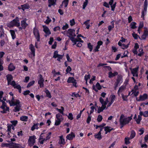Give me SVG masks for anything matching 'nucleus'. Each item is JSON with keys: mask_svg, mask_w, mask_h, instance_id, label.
I'll list each match as a JSON object with an SVG mask.
<instances>
[{"mask_svg": "<svg viewBox=\"0 0 148 148\" xmlns=\"http://www.w3.org/2000/svg\"><path fill=\"white\" fill-rule=\"evenodd\" d=\"M39 123H34L31 128V130L34 131L35 129L38 130L39 128L38 126Z\"/></svg>", "mask_w": 148, "mask_h": 148, "instance_id": "obj_22", "label": "nucleus"}, {"mask_svg": "<svg viewBox=\"0 0 148 148\" xmlns=\"http://www.w3.org/2000/svg\"><path fill=\"white\" fill-rule=\"evenodd\" d=\"M90 20H87L84 23V24L86 26V28L89 29L90 27V25L89 24Z\"/></svg>", "mask_w": 148, "mask_h": 148, "instance_id": "obj_25", "label": "nucleus"}, {"mask_svg": "<svg viewBox=\"0 0 148 148\" xmlns=\"http://www.w3.org/2000/svg\"><path fill=\"white\" fill-rule=\"evenodd\" d=\"M61 109H58V108H56V110L59 112L61 114H62L64 116H67V115L66 114H65L63 112L64 110V107L62 106L61 107Z\"/></svg>", "mask_w": 148, "mask_h": 148, "instance_id": "obj_18", "label": "nucleus"}, {"mask_svg": "<svg viewBox=\"0 0 148 148\" xmlns=\"http://www.w3.org/2000/svg\"><path fill=\"white\" fill-rule=\"evenodd\" d=\"M42 27L43 28V31L45 33L44 36L45 37H47L51 34V33L50 31L49 28L45 25H43Z\"/></svg>", "mask_w": 148, "mask_h": 148, "instance_id": "obj_7", "label": "nucleus"}, {"mask_svg": "<svg viewBox=\"0 0 148 148\" xmlns=\"http://www.w3.org/2000/svg\"><path fill=\"white\" fill-rule=\"evenodd\" d=\"M131 133V134L130 135V138L131 139H132L135 136L136 133L135 131L134 130H132Z\"/></svg>", "mask_w": 148, "mask_h": 148, "instance_id": "obj_29", "label": "nucleus"}, {"mask_svg": "<svg viewBox=\"0 0 148 148\" xmlns=\"http://www.w3.org/2000/svg\"><path fill=\"white\" fill-rule=\"evenodd\" d=\"M11 143H2L1 146L2 147H11Z\"/></svg>", "mask_w": 148, "mask_h": 148, "instance_id": "obj_28", "label": "nucleus"}, {"mask_svg": "<svg viewBox=\"0 0 148 148\" xmlns=\"http://www.w3.org/2000/svg\"><path fill=\"white\" fill-rule=\"evenodd\" d=\"M11 147L10 148H24L20 144H17L15 143H11Z\"/></svg>", "mask_w": 148, "mask_h": 148, "instance_id": "obj_10", "label": "nucleus"}, {"mask_svg": "<svg viewBox=\"0 0 148 148\" xmlns=\"http://www.w3.org/2000/svg\"><path fill=\"white\" fill-rule=\"evenodd\" d=\"M36 136L34 135L30 136L28 141V145L30 147L33 146L36 143Z\"/></svg>", "mask_w": 148, "mask_h": 148, "instance_id": "obj_3", "label": "nucleus"}, {"mask_svg": "<svg viewBox=\"0 0 148 148\" xmlns=\"http://www.w3.org/2000/svg\"><path fill=\"white\" fill-rule=\"evenodd\" d=\"M69 2V0H64L63 1L62 3V4H64L65 7L66 8Z\"/></svg>", "mask_w": 148, "mask_h": 148, "instance_id": "obj_44", "label": "nucleus"}, {"mask_svg": "<svg viewBox=\"0 0 148 148\" xmlns=\"http://www.w3.org/2000/svg\"><path fill=\"white\" fill-rule=\"evenodd\" d=\"M75 80L73 77H69L67 80V82L68 83H73Z\"/></svg>", "mask_w": 148, "mask_h": 148, "instance_id": "obj_23", "label": "nucleus"}, {"mask_svg": "<svg viewBox=\"0 0 148 148\" xmlns=\"http://www.w3.org/2000/svg\"><path fill=\"white\" fill-rule=\"evenodd\" d=\"M122 82V77L121 75H119L117 77L116 81L115 83L116 84V86L117 87L119 85H120Z\"/></svg>", "mask_w": 148, "mask_h": 148, "instance_id": "obj_8", "label": "nucleus"}, {"mask_svg": "<svg viewBox=\"0 0 148 148\" xmlns=\"http://www.w3.org/2000/svg\"><path fill=\"white\" fill-rule=\"evenodd\" d=\"M103 118L101 115H99L98 116L97 121L99 122H100L102 120Z\"/></svg>", "mask_w": 148, "mask_h": 148, "instance_id": "obj_51", "label": "nucleus"}, {"mask_svg": "<svg viewBox=\"0 0 148 148\" xmlns=\"http://www.w3.org/2000/svg\"><path fill=\"white\" fill-rule=\"evenodd\" d=\"M62 121L61 119H57L55 120V125L56 126L59 125L60 124V123Z\"/></svg>", "mask_w": 148, "mask_h": 148, "instance_id": "obj_33", "label": "nucleus"}, {"mask_svg": "<svg viewBox=\"0 0 148 148\" xmlns=\"http://www.w3.org/2000/svg\"><path fill=\"white\" fill-rule=\"evenodd\" d=\"M147 5H143V10L141 12V18H142L143 20H144V16L146 14L147 12Z\"/></svg>", "mask_w": 148, "mask_h": 148, "instance_id": "obj_12", "label": "nucleus"}, {"mask_svg": "<svg viewBox=\"0 0 148 148\" xmlns=\"http://www.w3.org/2000/svg\"><path fill=\"white\" fill-rule=\"evenodd\" d=\"M90 75L89 74L88 75H85L84 76V79L85 80H87L89 79L90 78Z\"/></svg>", "mask_w": 148, "mask_h": 148, "instance_id": "obj_64", "label": "nucleus"}, {"mask_svg": "<svg viewBox=\"0 0 148 148\" xmlns=\"http://www.w3.org/2000/svg\"><path fill=\"white\" fill-rule=\"evenodd\" d=\"M111 127L109 126H106L104 127V130L105 131V134H107L108 132H110L112 130H113L114 129L113 128H110Z\"/></svg>", "mask_w": 148, "mask_h": 148, "instance_id": "obj_17", "label": "nucleus"}, {"mask_svg": "<svg viewBox=\"0 0 148 148\" xmlns=\"http://www.w3.org/2000/svg\"><path fill=\"white\" fill-rule=\"evenodd\" d=\"M118 73L116 71H114L112 73V71H110L108 73V77L110 78H112L118 75Z\"/></svg>", "mask_w": 148, "mask_h": 148, "instance_id": "obj_16", "label": "nucleus"}, {"mask_svg": "<svg viewBox=\"0 0 148 148\" xmlns=\"http://www.w3.org/2000/svg\"><path fill=\"white\" fill-rule=\"evenodd\" d=\"M60 27L59 26H57L54 27L53 29V30L54 32H56L57 31H60Z\"/></svg>", "mask_w": 148, "mask_h": 148, "instance_id": "obj_63", "label": "nucleus"}, {"mask_svg": "<svg viewBox=\"0 0 148 148\" xmlns=\"http://www.w3.org/2000/svg\"><path fill=\"white\" fill-rule=\"evenodd\" d=\"M129 138L128 137H125V143L126 145H128L130 143Z\"/></svg>", "mask_w": 148, "mask_h": 148, "instance_id": "obj_57", "label": "nucleus"}, {"mask_svg": "<svg viewBox=\"0 0 148 148\" xmlns=\"http://www.w3.org/2000/svg\"><path fill=\"white\" fill-rule=\"evenodd\" d=\"M35 81L34 80H32L30 82L27 84V88L30 87L31 86H32L35 83Z\"/></svg>", "mask_w": 148, "mask_h": 148, "instance_id": "obj_43", "label": "nucleus"}, {"mask_svg": "<svg viewBox=\"0 0 148 148\" xmlns=\"http://www.w3.org/2000/svg\"><path fill=\"white\" fill-rule=\"evenodd\" d=\"M72 69L70 66H67L66 69V73H69V72L71 71Z\"/></svg>", "mask_w": 148, "mask_h": 148, "instance_id": "obj_60", "label": "nucleus"}, {"mask_svg": "<svg viewBox=\"0 0 148 148\" xmlns=\"http://www.w3.org/2000/svg\"><path fill=\"white\" fill-rule=\"evenodd\" d=\"M116 2H115L111 6V10L112 11H114L115 8L116 6Z\"/></svg>", "mask_w": 148, "mask_h": 148, "instance_id": "obj_55", "label": "nucleus"}, {"mask_svg": "<svg viewBox=\"0 0 148 148\" xmlns=\"http://www.w3.org/2000/svg\"><path fill=\"white\" fill-rule=\"evenodd\" d=\"M132 114L130 116L125 117V118L119 120L120 125V128H122L124 126L128 124L132 119Z\"/></svg>", "mask_w": 148, "mask_h": 148, "instance_id": "obj_2", "label": "nucleus"}, {"mask_svg": "<svg viewBox=\"0 0 148 148\" xmlns=\"http://www.w3.org/2000/svg\"><path fill=\"white\" fill-rule=\"evenodd\" d=\"M71 96L72 97H75L76 98L78 97H80L81 95H79L78 93H76L75 92H73L72 93V94Z\"/></svg>", "mask_w": 148, "mask_h": 148, "instance_id": "obj_42", "label": "nucleus"}, {"mask_svg": "<svg viewBox=\"0 0 148 148\" xmlns=\"http://www.w3.org/2000/svg\"><path fill=\"white\" fill-rule=\"evenodd\" d=\"M26 20L23 19L21 21V25L23 27V29H25L26 27L28 26V24L26 23Z\"/></svg>", "mask_w": 148, "mask_h": 148, "instance_id": "obj_15", "label": "nucleus"}, {"mask_svg": "<svg viewBox=\"0 0 148 148\" xmlns=\"http://www.w3.org/2000/svg\"><path fill=\"white\" fill-rule=\"evenodd\" d=\"M3 110L0 111V112L3 114L6 113H7V111H9V108L8 107H6V108H4L3 109Z\"/></svg>", "mask_w": 148, "mask_h": 148, "instance_id": "obj_38", "label": "nucleus"}, {"mask_svg": "<svg viewBox=\"0 0 148 148\" xmlns=\"http://www.w3.org/2000/svg\"><path fill=\"white\" fill-rule=\"evenodd\" d=\"M75 30L74 29H68V33L69 34L70 36H72L73 34V32H74Z\"/></svg>", "mask_w": 148, "mask_h": 148, "instance_id": "obj_39", "label": "nucleus"}, {"mask_svg": "<svg viewBox=\"0 0 148 148\" xmlns=\"http://www.w3.org/2000/svg\"><path fill=\"white\" fill-rule=\"evenodd\" d=\"M22 7V9L24 11L25 9H29L30 8L29 5L27 3H25L23 5H21Z\"/></svg>", "mask_w": 148, "mask_h": 148, "instance_id": "obj_19", "label": "nucleus"}, {"mask_svg": "<svg viewBox=\"0 0 148 148\" xmlns=\"http://www.w3.org/2000/svg\"><path fill=\"white\" fill-rule=\"evenodd\" d=\"M144 128H142L139 130V131L140 132L139 133V135H142L144 132Z\"/></svg>", "mask_w": 148, "mask_h": 148, "instance_id": "obj_62", "label": "nucleus"}, {"mask_svg": "<svg viewBox=\"0 0 148 148\" xmlns=\"http://www.w3.org/2000/svg\"><path fill=\"white\" fill-rule=\"evenodd\" d=\"M29 49L30 50L31 52V54L33 55V56H35V49L34 45L32 44H30L29 45Z\"/></svg>", "mask_w": 148, "mask_h": 148, "instance_id": "obj_13", "label": "nucleus"}, {"mask_svg": "<svg viewBox=\"0 0 148 148\" xmlns=\"http://www.w3.org/2000/svg\"><path fill=\"white\" fill-rule=\"evenodd\" d=\"M21 105H16V107L14 108V109L13 110V111L14 112H19L21 109Z\"/></svg>", "mask_w": 148, "mask_h": 148, "instance_id": "obj_21", "label": "nucleus"}, {"mask_svg": "<svg viewBox=\"0 0 148 148\" xmlns=\"http://www.w3.org/2000/svg\"><path fill=\"white\" fill-rule=\"evenodd\" d=\"M67 116L68 119L70 120H72L74 119L73 114L72 113H69L68 115H67Z\"/></svg>", "mask_w": 148, "mask_h": 148, "instance_id": "obj_41", "label": "nucleus"}, {"mask_svg": "<svg viewBox=\"0 0 148 148\" xmlns=\"http://www.w3.org/2000/svg\"><path fill=\"white\" fill-rule=\"evenodd\" d=\"M144 31L143 34L145 36H148V28L146 27H144Z\"/></svg>", "mask_w": 148, "mask_h": 148, "instance_id": "obj_32", "label": "nucleus"}, {"mask_svg": "<svg viewBox=\"0 0 148 148\" xmlns=\"http://www.w3.org/2000/svg\"><path fill=\"white\" fill-rule=\"evenodd\" d=\"M20 26L19 18L16 16L15 18L7 24V26L9 28L13 27L14 26L18 27Z\"/></svg>", "mask_w": 148, "mask_h": 148, "instance_id": "obj_1", "label": "nucleus"}, {"mask_svg": "<svg viewBox=\"0 0 148 148\" xmlns=\"http://www.w3.org/2000/svg\"><path fill=\"white\" fill-rule=\"evenodd\" d=\"M63 55L59 54L58 56L57 57L58 58L57 59V60L59 62H60V60L62 59L63 58Z\"/></svg>", "mask_w": 148, "mask_h": 148, "instance_id": "obj_54", "label": "nucleus"}, {"mask_svg": "<svg viewBox=\"0 0 148 148\" xmlns=\"http://www.w3.org/2000/svg\"><path fill=\"white\" fill-rule=\"evenodd\" d=\"M69 28V25L67 23H66L65 25H64L62 27V29L63 30H66Z\"/></svg>", "mask_w": 148, "mask_h": 148, "instance_id": "obj_61", "label": "nucleus"}, {"mask_svg": "<svg viewBox=\"0 0 148 148\" xmlns=\"http://www.w3.org/2000/svg\"><path fill=\"white\" fill-rule=\"evenodd\" d=\"M142 119L141 116L138 115V118L136 120V123L138 124H140L141 120H142Z\"/></svg>", "mask_w": 148, "mask_h": 148, "instance_id": "obj_36", "label": "nucleus"}, {"mask_svg": "<svg viewBox=\"0 0 148 148\" xmlns=\"http://www.w3.org/2000/svg\"><path fill=\"white\" fill-rule=\"evenodd\" d=\"M47 19H46L45 21V22L46 24H48L51 21V19L49 18V16H47Z\"/></svg>", "mask_w": 148, "mask_h": 148, "instance_id": "obj_48", "label": "nucleus"}, {"mask_svg": "<svg viewBox=\"0 0 148 148\" xmlns=\"http://www.w3.org/2000/svg\"><path fill=\"white\" fill-rule=\"evenodd\" d=\"M38 76L39 78L38 80V84L39 85L40 87L42 88L44 86V80L41 74H39Z\"/></svg>", "mask_w": 148, "mask_h": 148, "instance_id": "obj_6", "label": "nucleus"}, {"mask_svg": "<svg viewBox=\"0 0 148 148\" xmlns=\"http://www.w3.org/2000/svg\"><path fill=\"white\" fill-rule=\"evenodd\" d=\"M6 79L8 82V85L10 84L11 81L13 79V77L12 75L10 74H8L6 76Z\"/></svg>", "mask_w": 148, "mask_h": 148, "instance_id": "obj_14", "label": "nucleus"}, {"mask_svg": "<svg viewBox=\"0 0 148 148\" xmlns=\"http://www.w3.org/2000/svg\"><path fill=\"white\" fill-rule=\"evenodd\" d=\"M94 137L95 138H97L99 140H101L102 138L101 135H100L97 134H95Z\"/></svg>", "mask_w": 148, "mask_h": 148, "instance_id": "obj_35", "label": "nucleus"}, {"mask_svg": "<svg viewBox=\"0 0 148 148\" xmlns=\"http://www.w3.org/2000/svg\"><path fill=\"white\" fill-rule=\"evenodd\" d=\"M124 90V87L123 86H121L119 87V90L117 92V93L118 95L120 96V92H121Z\"/></svg>", "mask_w": 148, "mask_h": 148, "instance_id": "obj_37", "label": "nucleus"}, {"mask_svg": "<svg viewBox=\"0 0 148 148\" xmlns=\"http://www.w3.org/2000/svg\"><path fill=\"white\" fill-rule=\"evenodd\" d=\"M116 99V96L115 95H112L110 97V101L113 103L114 101Z\"/></svg>", "mask_w": 148, "mask_h": 148, "instance_id": "obj_27", "label": "nucleus"}, {"mask_svg": "<svg viewBox=\"0 0 148 148\" xmlns=\"http://www.w3.org/2000/svg\"><path fill=\"white\" fill-rule=\"evenodd\" d=\"M0 101L2 103V105L0 107L2 109H4V108H5V107L6 108V103L5 101H3L2 100H1V101Z\"/></svg>", "mask_w": 148, "mask_h": 148, "instance_id": "obj_34", "label": "nucleus"}, {"mask_svg": "<svg viewBox=\"0 0 148 148\" xmlns=\"http://www.w3.org/2000/svg\"><path fill=\"white\" fill-rule=\"evenodd\" d=\"M88 48L89 49V51L91 52V51L93 49V46L91 45L90 42H89L88 44Z\"/></svg>", "mask_w": 148, "mask_h": 148, "instance_id": "obj_46", "label": "nucleus"}, {"mask_svg": "<svg viewBox=\"0 0 148 148\" xmlns=\"http://www.w3.org/2000/svg\"><path fill=\"white\" fill-rule=\"evenodd\" d=\"M15 69V67L12 63H10L8 66V70L10 71H12L14 70Z\"/></svg>", "mask_w": 148, "mask_h": 148, "instance_id": "obj_20", "label": "nucleus"}, {"mask_svg": "<svg viewBox=\"0 0 148 148\" xmlns=\"http://www.w3.org/2000/svg\"><path fill=\"white\" fill-rule=\"evenodd\" d=\"M148 97V95L146 93L144 94L143 95H140L139 97V99H136V100L138 101H143L146 99Z\"/></svg>", "mask_w": 148, "mask_h": 148, "instance_id": "obj_9", "label": "nucleus"}, {"mask_svg": "<svg viewBox=\"0 0 148 148\" xmlns=\"http://www.w3.org/2000/svg\"><path fill=\"white\" fill-rule=\"evenodd\" d=\"M49 3H51L55 5L56 4V3L57 0H48Z\"/></svg>", "mask_w": 148, "mask_h": 148, "instance_id": "obj_50", "label": "nucleus"}, {"mask_svg": "<svg viewBox=\"0 0 148 148\" xmlns=\"http://www.w3.org/2000/svg\"><path fill=\"white\" fill-rule=\"evenodd\" d=\"M28 117L27 116H22L20 117V119L21 121H27Z\"/></svg>", "mask_w": 148, "mask_h": 148, "instance_id": "obj_26", "label": "nucleus"}, {"mask_svg": "<svg viewBox=\"0 0 148 148\" xmlns=\"http://www.w3.org/2000/svg\"><path fill=\"white\" fill-rule=\"evenodd\" d=\"M45 92L46 94L47 97L50 98H51V93L48 89H46L45 91Z\"/></svg>", "mask_w": 148, "mask_h": 148, "instance_id": "obj_31", "label": "nucleus"}, {"mask_svg": "<svg viewBox=\"0 0 148 148\" xmlns=\"http://www.w3.org/2000/svg\"><path fill=\"white\" fill-rule=\"evenodd\" d=\"M10 32L11 34L12 38L13 39H14L16 37V35L14 31L13 30H10Z\"/></svg>", "mask_w": 148, "mask_h": 148, "instance_id": "obj_24", "label": "nucleus"}, {"mask_svg": "<svg viewBox=\"0 0 148 148\" xmlns=\"http://www.w3.org/2000/svg\"><path fill=\"white\" fill-rule=\"evenodd\" d=\"M136 23L135 22H132L130 24L131 28L132 29H135L136 27Z\"/></svg>", "mask_w": 148, "mask_h": 148, "instance_id": "obj_30", "label": "nucleus"}, {"mask_svg": "<svg viewBox=\"0 0 148 148\" xmlns=\"http://www.w3.org/2000/svg\"><path fill=\"white\" fill-rule=\"evenodd\" d=\"M121 96L123 101H127L128 100L127 99V98L128 97V96L124 95L122 93L121 94Z\"/></svg>", "mask_w": 148, "mask_h": 148, "instance_id": "obj_49", "label": "nucleus"}, {"mask_svg": "<svg viewBox=\"0 0 148 148\" xmlns=\"http://www.w3.org/2000/svg\"><path fill=\"white\" fill-rule=\"evenodd\" d=\"M132 35L134 38L135 40L137 39L138 38H140V36L138 34L135 33L134 32L133 33Z\"/></svg>", "mask_w": 148, "mask_h": 148, "instance_id": "obj_40", "label": "nucleus"}, {"mask_svg": "<svg viewBox=\"0 0 148 148\" xmlns=\"http://www.w3.org/2000/svg\"><path fill=\"white\" fill-rule=\"evenodd\" d=\"M14 88L17 89L18 90V92L19 93H21V86L19 85H16L15 87H14Z\"/></svg>", "mask_w": 148, "mask_h": 148, "instance_id": "obj_47", "label": "nucleus"}, {"mask_svg": "<svg viewBox=\"0 0 148 148\" xmlns=\"http://www.w3.org/2000/svg\"><path fill=\"white\" fill-rule=\"evenodd\" d=\"M139 68V67L138 66H137L136 67L133 69L132 68H130V69L131 71V73L133 77H138V71Z\"/></svg>", "mask_w": 148, "mask_h": 148, "instance_id": "obj_5", "label": "nucleus"}, {"mask_svg": "<svg viewBox=\"0 0 148 148\" xmlns=\"http://www.w3.org/2000/svg\"><path fill=\"white\" fill-rule=\"evenodd\" d=\"M58 52L57 51H54L53 53V57L55 58H57L59 54L58 53Z\"/></svg>", "mask_w": 148, "mask_h": 148, "instance_id": "obj_53", "label": "nucleus"}, {"mask_svg": "<svg viewBox=\"0 0 148 148\" xmlns=\"http://www.w3.org/2000/svg\"><path fill=\"white\" fill-rule=\"evenodd\" d=\"M12 125V126L13 125L14 126H15L18 123V121L17 120H14L10 121Z\"/></svg>", "mask_w": 148, "mask_h": 148, "instance_id": "obj_52", "label": "nucleus"}, {"mask_svg": "<svg viewBox=\"0 0 148 148\" xmlns=\"http://www.w3.org/2000/svg\"><path fill=\"white\" fill-rule=\"evenodd\" d=\"M60 138L61 141V144L64 145L65 144V139L63 138L62 136H60Z\"/></svg>", "mask_w": 148, "mask_h": 148, "instance_id": "obj_45", "label": "nucleus"}, {"mask_svg": "<svg viewBox=\"0 0 148 148\" xmlns=\"http://www.w3.org/2000/svg\"><path fill=\"white\" fill-rule=\"evenodd\" d=\"M75 136V134L74 132H71L70 134H69L66 137V138L69 140H72Z\"/></svg>", "mask_w": 148, "mask_h": 148, "instance_id": "obj_11", "label": "nucleus"}, {"mask_svg": "<svg viewBox=\"0 0 148 148\" xmlns=\"http://www.w3.org/2000/svg\"><path fill=\"white\" fill-rule=\"evenodd\" d=\"M96 86L98 90H100L101 89V86L100 85L99 83L97 82L96 85Z\"/></svg>", "mask_w": 148, "mask_h": 148, "instance_id": "obj_58", "label": "nucleus"}, {"mask_svg": "<svg viewBox=\"0 0 148 148\" xmlns=\"http://www.w3.org/2000/svg\"><path fill=\"white\" fill-rule=\"evenodd\" d=\"M88 1H86L84 2L83 5H82V8L83 9H85L86 7V6L88 4Z\"/></svg>", "mask_w": 148, "mask_h": 148, "instance_id": "obj_59", "label": "nucleus"}, {"mask_svg": "<svg viewBox=\"0 0 148 148\" xmlns=\"http://www.w3.org/2000/svg\"><path fill=\"white\" fill-rule=\"evenodd\" d=\"M33 33L37 41H40V36L39 31L38 29L35 27L33 30Z\"/></svg>", "mask_w": 148, "mask_h": 148, "instance_id": "obj_4", "label": "nucleus"}, {"mask_svg": "<svg viewBox=\"0 0 148 148\" xmlns=\"http://www.w3.org/2000/svg\"><path fill=\"white\" fill-rule=\"evenodd\" d=\"M128 53V52L127 50L125 51L123 55L121 57V58H123L124 57H127L128 56L127 54Z\"/></svg>", "mask_w": 148, "mask_h": 148, "instance_id": "obj_56", "label": "nucleus"}]
</instances>
